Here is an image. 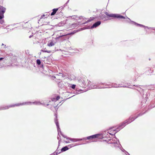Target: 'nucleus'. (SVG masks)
Returning a JSON list of instances; mask_svg holds the SVG:
<instances>
[{
	"mask_svg": "<svg viewBox=\"0 0 155 155\" xmlns=\"http://www.w3.org/2000/svg\"><path fill=\"white\" fill-rule=\"evenodd\" d=\"M69 149V148L68 147V146H65L64 147L62 148L61 149V151L62 152L68 150Z\"/></svg>",
	"mask_w": 155,
	"mask_h": 155,
	"instance_id": "2eb2a0df",
	"label": "nucleus"
},
{
	"mask_svg": "<svg viewBox=\"0 0 155 155\" xmlns=\"http://www.w3.org/2000/svg\"><path fill=\"white\" fill-rule=\"evenodd\" d=\"M120 127H121V125L119 126L118 128H117V129H114V127H113V128H110V129H111V131H116V132L114 134H116L117 132L120 129H121L120 128Z\"/></svg>",
	"mask_w": 155,
	"mask_h": 155,
	"instance_id": "6e6552de",
	"label": "nucleus"
},
{
	"mask_svg": "<svg viewBox=\"0 0 155 155\" xmlns=\"http://www.w3.org/2000/svg\"><path fill=\"white\" fill-rule=\"evenodd\" d=\"M6 10V9L5 8L0 5V20L4 18V14Z\"/></svg>",
	"mask_w": 155,
	"mask_h": 155,
	"instance_id": "20e7f679",
	"label": "nucleus"
},
{
	"mask_svg": "<svg viewBox=\"0 0 155 155\" xmlns=\"http://www.w3.org/2000/svg\"><path fill=\"white\" fill-rule=\"evenodd\" d=\"M62 136L64 138H66L67 139H68L70 140L71 141L73 142H76L78 141H79L80 140H83L82 139H74V138H71L69 137H67L66 136H64L63 134H62Z\"/></svg>",
	"mask_w": 155,
	"mask_h": 155,
	"instance_id": "39448f33",
	"label": "nucleus"
},
{
	"mask_svg": "<svg viewBox=\"0 0 155 155\" xmlns=\"http://www.w3.org/2000/svg\"><path fill=\"white\" fill-rule=\"evenodd\" d=\"M95 19V18L94 17H91L87 21V22H90L93 21V20H94Z\"/></svg>",
	"mask_w": 155,
	"mask_h": 155,
	"instance_id": "a211bd4d",
	"label": "nucleus"
},
{
	"mask_svg": "<svg viewBox=\"0 0 155 155\" xmlns=\"http://www.w3.org/2000/svg\"><path fill=\"white\" fill-rule=\"evenodd\" d=\"M140 114H139V115L135 117H130L129 119L127 120H126L124 122L122 123L121 125V129H122L124 127H125L127 124H128L130 123L131 122L134 121L135 119H136L138 116H139Z\"/></svg>",
	"mask_w": 155,
	"mask_h": 155,
	"instance_id": "f03ea898",
	"label": "nucleus"
},
{
	"mask_svg": "<svg viewBox=\"0 0 155 155\" xmlns=\"http://www.w3.org/2000/svg\"><path fill=\"white\" fill-rule=\"evenodd\" d=\"M56 118H57V116H56ZM55 123L56 124V126L57 127L58 132V133L60 132V133H61V134L62 135V134L61 133V129L59 128V125L58 124V120L57 119V118H56V119H55Z\"/></svg>",
	"mask_w": 155,
	"mask_h": 155,
	"instance_id": "423d86ee",
	"label": "nucleus"
},
{
	"mask_svg": "<svg viewBox=\"0 0 155 155\" xmlns=\"http://www.w3.org/2000/svg\"><path fill=\"white\" fill-rule=\"evenodd\" d=\"M74 34V33H70L68 34H67V35H71V34Z\"/></svg>",
	"mask_w": 155,
	"mask_h": 155,
	"instance_id": "393cba45",
	"label": "nucleus"
},
{
	"mask_svg": "<svg viewBox=\"0 0 155 155\" xmlns=\"http://www.w3.org/2000/svg\"><path fill=\"white\" fill-rule=\"evenodd\" d=\"M59 137H57L58 139H59Z\"/></svg>",
	"mask_w": 155,
	"mask_h": 155,
	"instance_id": "7c9ffc66",
	"label": "nucleus"
},
{
	"mask_svg": "<svg viewBox=\"0 0 155 155\" xmlns=\"http://www.w3.org/2000/svg\"><path fill=\"white\" fill-rule=\"evenodd\" d=\"M60 140H59V142H58V145L59 146V143H60Z\"/></svg>",
	"mask_w": 155,
	"mask_h": 155,
	"instance_id": "c756f323",
	"label": "nucleus"
},
{
	"mask_svg": "<svg viewBox=\"0 0 155 155\" xmlns=\"http://www.w3.org/2000/svg\"><path fill=\"white\" fill-rule=\"evenodd\" d=\"M3 59H4L3 58H0V61L2 60Z\"/></svg>",
	"mask_w": 155,
	"mask_h": 155,
	"instance_id": "bb28decb",
	"label": "nucleus"
},
{
	"mask_svg": "<svg viewBox=\"0 0 155 155\" xmlns=\"http://www.w3.org/2000/svg\"><path fill=\"white\" fill-rule=\"evenodd\" d=\"M41 51L43 52H47L48 53H50L51 52V51H48L45 50H41Z\"/></svg>",
	"mask_w": 155,
	"mask_h": 155,
	"instance_id": "aec40b11",
	"label": "nucleus"
},
{
	"mask_svg": "<svg viewBox=\"0 0 155 155\" xmlns=\"http://www.w3.org/2000/svg\"><path fill=\"white\" fill-rule=\"evenodd\" d=\"M37 63L38 65H40L41 63L40 60L39 59L37 60Z\"/></svg>",
	"mask_w": 155,
	"mask_h": 155,
	"instance_id": "412c9836",
	"label": "nucleus"
},
{
	"mask_svg": "<svg viewBox=\"0 0 155 155\" xmlns=\"http://www.w3.org/2000/svg\"><path fill=\"white\" fill-rule=\"evenodd\" d=\"M61 153L60 151L58 152V151L56 153V154H59V153Z\"/></svg>",
	"mask_w": 155,
	"mask_h": 155,
	"instance_id": "a878e982",
	"label": "nucleus"
},
{
	"mask_svg": "<svg viewBox=\"0 0 155 155\" xmlns=\"http://www.w3.org/2000/svg\"><path fill=\"white\" fill-rule=\"evenodd\" d=\"M101 24V22L100 21H98L94 24L91 27V28H96V27L99 25Z\"/></svg>",
	"mask_w": 155,
	"mask_h": 155,
	"instance_id": "0eeeda50",
	"label": "nucleus"
},
{
	"mask_svg": "<svg viewBox=\"0 0 155 155\" xmlns=\"http://www.w3.org/2000/svg\"><path fill=\"white\" fill-rule=\"evenodd\" d=\"M88 81L87 78H84V80H80L78 81V86L82 87H84L86 85L85 84V82Z\"/></svg>",
	"mask_w": 155,
	"mask_h": 155,
	"instance_id": "7ed1b4c3",
	"label": "nucleus"
},
{
	"mask_svg": "<svg viewBox=\"0 0 155 155\" xmlns=\"http://www.w3.org/2000/svg\"><path fill=\"white\" fill-rule=\"evenodd\" d=\"M60 98V97H54L52 98V100L53 101H56L58 100Z\"/></svg>",
	"mask_w": 155,
	"mask_h": 155,
	"instance_id": "6ab92c4d",
	"label": "nucleus"
},
{
	"mask_svg": "<svg viewBox=\"0 0 155 155\" xmlns=\"http://www.w3.org/2000/svg\"><path fill=\"white\" fill-rule=\"evenodd\" d=\"M99 136L98 134H95L94 135H93L92 136H90L88 137H87V140H89L91 139H93L97 138Z\"/></svg>",
	"mask_w": 155,
	"mask_h": 155,
	"instance_id": "1a4fd4ad",
	"label": "nucleus"
},
{
	"mask_svg": "<svg viewBox=\"0 0 155 155\" xmlns=\"http://www.w3.org/2000/svg\"><path fill=\"white\" fill-rule=\"evenodd\" d=\"M48 46L51 47L54 46V43L51 41H50L48 43Z\"/></svg>",
	"mask_w": 155,
	"mask_h": 155,
	"instance_id": "f8f14e48",
	"label": "nucleus"
},
{
	"mask_svg": "<svg viewBox=\"0 0 155 155\" xmlns=\"http://www.w3.org/2000/svg\"><path fill=\"white\" fill-rule=\"evenodd\" d=\"M115 138H116V139H117H117H116V137H115Z\"/></svg>",
	"mask_w": 155,
	"mask_h": 155,
	"instance_id": "2f4dec72",
	"label": "nucleus"
},
{
	"mask_svg": "<svg viewBox=\"0 0 155 155\" xmlns=\"http://www.w3.org/2000/svg\"><path fill=\"white\" fill-rule=\"evenodd\" d=\"M65 142L66 143H70V142H69V141H65Z\"/></svg>",
	"mask_w": 155,
	"mask_h": 155,
	"instance_id": "cd10ccee",
	"label": "nucleus"
},
{
	"mask_svg": "<svg viewBox=\"0 0 155 155\" xmlns=\"http://www.w3.org/2000/svg\"><path fill=\"white\" fill-rule=\"evenodd\" d=\"M4 22V21L3 20L0 21V23L1 24H2Z\"/></svg>",
	"mask_w": 155,
	"mask_h": 155,
	"instance_id": "b1692460",
	"label": "nucleus"
},
{
	"mask_svg": "<svg viewBox=\"0 0 155 155\" xmlns=\"http://www.w3.org/2000/svg\"><path fill=\"white\" fill-rule=\"evenodd\" d=\"M112 144H113V146L115 147H119L120 144L119 143V141L118 142L117 141L116 142H113Z\"/></svg>",
	"mask_w": 155,
	"mask_h": 155,
	"instance_id": "4468645a",
	"label": "nucleus"
},
{
	"mask_svg": "<svg viewBox=\"0 0 155 155\" xmlns=\"http://www.w3.org/2000/svg\"><path fill=\"white\" fill-rule=\"evenodd\" d=\"M46 58V57H44L42 58L43 59L42 60L46 64H48L49 62V61H48L49 60V58L48 57H47V60L46 61L45 60V59Z\"/></svg>",
	"mask_w": 155,
	"mask_h": 155,
	"instance_id": "ddd939ff",
	"label": "nucleus"
},
{
	"mask_svg": "<svg viewBox=\"0 0 155 155\" xmlns=\"http://www.w3.org/2000/svg\"><path fill=\"white\" fill-rule=\"evenodd\" d=\"M105 14L107 16L110 17L114 18L116 17V14H109L107 12H105Z\"/></svg>",
	"mask_w": 155,
	"mask_h": 155,
	"instance_id": "9d476101",
	"label": "nucleus"
},
{
	"mask_svg": "<svg viewBox=\"0 0 155 155\" xmlns=\"http://www.w3.org/2000/svg\"><path fill=\"white\" fill-rule=\"evenodd\" d=\"M91 81L88 80L87 82H85V84L86 85V86H88L89 85H91Z\"/></svg>",
	"mask_w": 155,
	"mask_h": 155,
	"instance_id": "f3484780",
	"label": "nucleus"
},
{
	"mask_svg": "<svg viewBox=\"0 0 155 155\" xmlns=\"http://www.w3.org/2000/svg\"><path fill=\"white\" fill-rule=\"evenodd\" d=\"M75 86L76 85L74 84H73L71 86V87L72 89H74L75 88Z\"/></svg>",
	"mask_w": 155,
	"mask_h": 155,
	"instance_id": "4be33fe9",
	"label": "nucleus"
},
{
	"mask_svg": "<svg viewBox=\"0 0 155 155\" xmlns=\"http://www.w3.org/2000/svg\"><path fill=\"white\" fill-rule=\"evenodd\" d=\"M109 134H110V135H113V134L110 133H109Z\"/></svg>",
	"mask_w": 155,
	"mask_h": 155,
	"instance_id": "c85d7f7f",
	"label": "nucleus"
},
{
	"mask_svg": "<svg viewBox=\"0 0 155 155\" xmlns=\"http://www.w3.org/2000/svg\"><path fill=\"white\" fill-rule=\"evenodd\" d=\"M58 8L53 9L52 10L53 12L51 13V16L54 15L57 12L58 10Z\"/></svg>",
	"mask_w": 155,
	"mask_h": 155,
	"instance_id": "9b49d317",
	"label": "nucleus"
},
{
	"mask_svg": "<svg viewBox=\"0 0 155 155\" xmlns=\"http://www.w3.org/2000/svg\"><path fill=\"white\" fill-rule=\"evenodd\" d=\"M73 144H70V145H69L68 146V147L70 148L72 146H73Z\"/></svg>",
	"mask_w": 155,
	"mask_h": 155,
	"instance_id": "5701e85b",
	"label": "nucleus"
},
{
	"mask_svg": "<svg viewBox=\"0 0 155 155\" xmlns=\"http://www.w3.org/2000/svg\"><path fill=\"white\" fill-rule=\"evenodd\" d=\"M114 18H123V19L125 18L123 16L118 15H116V17H114Z\"/></svg>",
	"mask_w": 155,
	"mask_h": 155,
	"instance_id": "dca6fc26",
	"label": "nucleus"
},
{
	"mask_svg": "<svg viewBox=\"0 0 155 155\" xmlns=\"http://www.w3.org/2000/svg\"><path fill=\"white\" fill-rule=\"evenodd\" d=\"M32 104H34L35 105H40L41 104V103L40 102L37 101L33 102H23L22 103H19L17 104L12 105L9 106H1L0 107V110H4L5 109H8L10 107H15V106H18L20 105H31Z\"/></svg>",
	"mask_w": 155,
	"mask_h": 155,
	"instance_id": "f257e3e1",
	"label": "nucleus"
}]
</instances>
